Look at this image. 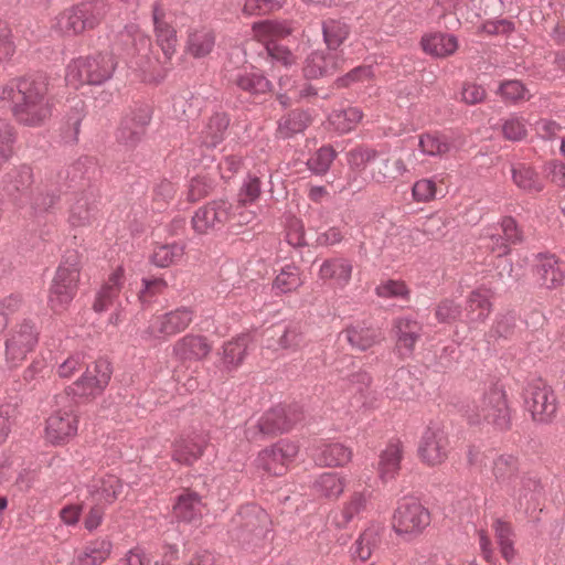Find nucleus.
<instances>
[{"label": "nucleus", "instance_id": "56", "mask_svg": "<svg viewBox=\"0 0 565 565\" xmlns=\"http://www.w3.org/2000/svg\"><path fill=\"white\" fill-rule=\"evenodd\" d=\"M14 51L12 31L7 23L0 21V64L10 60Z\"/></svg>", "mask_w": 565, "mask_h": 565}, {"label": "nucleus", "instance_id": "33", "mask_svg": "<svg viewBox=\"0 0 565 565\" xmlns=\"http://www.w3.org/2000/svg\"><path fill=\"white\" fill-rule=\"evenodd\" d=\"M111 543L106 539L90 542L78 556L82 565H100L110 554Z\"/></svg>", "mask_w": 565, "mask_h": 565}, {"label": "nucleus", "instance_id": "61", "mask_svg": "<svg viewBox=\"0 0 565 565\" xmlns=\"http://www.w3.org/2000/svg\"><path fill=\"white\" fill-rule=\"evenodd\" d=\"M486 239V246L498 256L507 255L510 252V245L507 243L503 234L498 227L494 228V232L489 233Z\"/></svg>", "mask_w": 565, "mask_h": 565}, {"label": "nucleus", "instance_id": "5", "mask_svg": "<svg viewBox=\"0 0 565 565\" xmlns=\"http://www.w3.org/2000/svg\"><path fill=\"white\" fill-rule=\"evenodd\" d=\"M254 218L250 211L235 212L234 205L226 201H214L200 207L193 218L192 224L195 232L200 234L221 228L226 223L232 226H242L248 224Z\"/></svg>", "mask_w": 565, "mask_h": 565}, {"label": "nucleus", "instance_id": "37", "mask_svg": "<svg viewBox=\"0 0 565 565\" xmlns=\"http://www.w3.org/2000/svg\"><path fill=\"white\" fill-rule=\"evenodd\" d=\"M77 7L86 30L97 26L107 12V4L103 0L83 2Z\"/></svg>", "mask_w": 565, "mask_h": 565}, {"label": "nucleus", "instance_id": "51", "mask_svg": "<svg viewBox=\"0 0 565 565\" xmlns=\"http://www.w3.org/2000/svg\"><path fill=\"white\" fill-rule=\"evenodd\" d=\"M78 279L79 267L77 260L74 259L73 262L66 260L58 266L53 281L77 289Z\"/></svg>", "mask_w": 565, "mask_h": 565}, {"label": "nucleus", "instance_id": "26", "mask_svg": "<svg viewBox=\"0 0 565 565\" xmlns=\"http://www.w3.org/2000/svg\"><path fill=\"white\" fill-rule=\"evenodd\" d=\"M230 119L225 114L213 115L203 130L201 140L207 147H216L225 137Z\"/></svg>", "mask_w": 565, "mask_h": 565}, {"label": "nucleus", "instance_id": "35", "mask_svg": "<svg viewBox=\"0 0 565 565\" xmlns=\"http://www.w3.org/2000/svg\"><path fill=\"white\" fill-rule=\"evenodd\" d=\"M493 529L502 556L508 562L512 561L515 555V551L513 547V530L511 524L502 521L501 519H497L494 521Z\"/></svg>", "mask_w": 565, "mask_h": 565}, {"label": "nucleus", "instance_id": "24", "mask_svg": "<svg viewBox=\"0 0 565 565\" xmlns=\"http://www.w3.org/2000/svg\"><path fill=\"white\" fill-rule=\"evenodd\" d=\"M215 45V34L212 30L202 28L193 30L188 38L186 51L193 57L200 58L210 54Z\"/></svg>", "mask_w": 565, "mask_h": 565}, {"label": "nucleus", "instance_id": "32", "mask_svg": "<svg viewBox=\"0 0 565 565\" xmlns=\"http://www.w3.org/2000/svg\"><path fill=\"white\" fill-rule=\"evenodd\" d=\"M302 284L300 269L295 265H287L276 276L273 288L277 294H286L297 290Z\"/></svg>", "mask_w": 565, "mask_h": 565}, {"label": "nucleus", "instance_id": "3", "mask_svg": "<svg viewBox=\"0 0 565 565\" xmlns=\"http://www.w3.org/2000/svg\"><path fill=\"white\" fill-rule=\"evenodd\" d=\"M469 425L480 429L505 430L510 427L511 416L503 392L492 390L482 395L467 411Z\"/></svg>", "mask_w": 565, "mask_h": 565}, {"label": "nucleus", "instance_id": "7", "mask_svg": "<svg viewBox=\"0 0 565 565\" xmlns=\"http://www.w3.org/2000/svg\"><path fill=\"white\" fill-rule=\"evenodd\" d=\"M39 328L32 320H23L14 324L7 333L4 341V361L8 367L20 366L39 342Z\"/></svg>", "mask_w": 565, "mask_h": 565}, {"label": "nucleus", "instance_id": "40", "mask_svg": "<svg viewBox=\"0 0 565 565\" xmlns=\"http://www.w3.org/2000/svg\"><path fill=\"white\" fill-rule=\"evenodd\" d=\"M380 544L379 532L374 527L366 529L356 540L353 546V556L359 557L361 561H366L371 557L374 548Z\"/></svg>", "mask_w": 565, "mask_h": 565}, {"label": "nucleus", "instance_id": "4", "mask_svg": "<svg viewBox=\"0 0 565 565\" xmlns=\"http://www.w3.org/2000/svg\"><path fill=\"white\" fill-rule=\"evenodd\" d=\"M54 409L45 420L44 436L53 445H61L73 438L78 430L76 402L62 393L55 396Z\"/></svg>", "mask_w": 565, "mask_h": 565}, {"label": "nucleus", "instance_id": "22", "mask_svg": "<svg viewBox=\"0 0 565 565\" xmlns=\"http://www.w3.org/2000/svg\"><path fill=\"white\" fill-rule=\"evenodd\" d=\"M423 50L436 57H446L454 54L458 49L456 36L451 34L434 33L422 39Z\"/></svg>", "mask_w": 565, "mask_h": 565}, {"label": "nucleus", "instance_id": "39", "mask_svg": "<svg viewBox=\"0 0 565 565\" xmlns=\"http://www.w3.org/2000/svg\"><path fill=\"white\" fill-rule=\"evenodd\" d=\"M94 218V211L86 198H77L72 203L68 221L73 226L82 227L90 225Z\"/></svg>", "mask_w": 565, "mask_h": 565}, {"label": "nucleus", "instance_id": "8", "mask_svg": "<svg viewBox=\"0 0 565 565\" xmlns=\"http://www.w3.org/2000/svg\"><path fill=\"white\" fill-rule=\"evenodd\" d=\"M430 512L415 499H404L394 512L392 527L399 536L413 540L430 524Z\"/></svg>", "mask_w": 565, "mask_h": 565}, {"label": "nucleus", "instance_id": "23", "mask_svg": "<svg viewBox=\"0 0 565 565\" xmlns=\"http://www.w3.org/2000/svg\"><path fill=\"white\" fill-rule=\"evenodd\" d=\"M338 66V61L334 54L316 52L308 57L303 73L308 78H317L319 76L332 74Z\"/></svg>", "mask_w": 565, "mask_h": 565}, {"label": "nucleus", "instance_id": "31", "mask_svg": "<svg viewBox=\"0 0 565 565\" xmlns=\"http://www.w3.org/2000/svg\"><path fill=\"white\" fill-rule=\"evenodd\" d=\"M55 29L66 35H76L86 31L78 7L64 10L56 17Z\"/></svg>", "mask_w": 565, "mask_h": 565}, {"label": "nucleus", "instance_id": "15", "mask_svg": "<svg viewBox=\"0 0 565 565\" xmlns=\"http://www.w3.org/2000/svg\"><path fill=\"white\" fill-rule=\"evenodd\" d=\"M212 350L205 337L188 334L179 339L173 345V354L181 361L205 359Z\"/></svg>", "mask_w": 565, "mask_h": 565}, {"label": "nucleus", "instance_id": "14", "mask_svg": "<svg viewBox=\"0 0 565 565\" xmlns=\"http://www.w3.org/2000/svg\"><path fill=\"white\" fill-rule=\"evenodd\" d=\"M149 47V38L136 25H129L121 31L115 43V50L124 57H134Z\"/></svg>", "mask_w": 565, "mask_h": 565}, {"label": "nucleus", "instance_id": "19", "mask_svg": "<svg viewBox=\"0 0 565 565\" xmlns=\"http://www.w3.org/2000/svg\"><path fill=\"white\" fill-rule=\"evenodd\" d=\"M406 172L407 166L402 158H387L374 164L371 175L379 184H392Z\"/></svg>", "mask_w": 565, "mask_h": 565}, {"label": "nucleus", "instance_id": "60", "mask_svg": "<svg viewBox=\"0 0 565 565\" xmlns=\"http://www.w3.org/2000/svg\"><path fill=\"white\" fill-rule=\"evenodd\" d=\"M461 315V310L458 305L451 300L441 301L435 311V316L439 322H451L457 320Z\"/></svg>", "mask_w": 565, "mask_h": 565}, {"label": "nucleus", "instance_id": "11", "mask_svg": "<svg viewBox=\"0 0 565 565\" xmlns=\"http://www.w3.org/2000/svg\"><path fill=\"white\" fill-rule=\"evenodd\" d=\"M526 407L534 422L550 423L555 417L557 409L553 390L546 385L533 386L526 399Z\"/></svg>", "mask_w": 565, "mask_h": 565}, {"label": "nucleus", "instance_id": "52", "mask_svg": "<svg viewBox=\"0 0 565 565\" xmlns=\"http://www.w3.org/2000/svg\"><path fill=\"white\" fill-rule=\"evenodd\" d=\"M335 158V151L330 147L320 148L309 160V168L318 174L326 173Z\"/></svg>", "mask_w": 565, "mask_h": 565}, {"label": "nucleus", "instance_id": "17", "mask_svg": "<svg viewBox=\"0 0 565 565\" xmlns=\"http://www.w3.org/2000/svg\"><path fill=\"white\" fill-rule=\"evenodd\" d=\"M250 345V338L247 334H241L223 345L221 361L225 370L234 371L244 362L247 350Z\"/></svg>", "mask_w": 565, "mask_h": 565}, {"label": "nucleus", "instance_id": "55", "mask_svg": "<svg viewBox=\"0 0 565 565\" xmlns=\"http://www.w3.org/2000/svg\"><path fill=\"white\" fill-rule=\"evenodd\" d=\"M260 194V182L257 178H250L244 185L239 194V201L234 206L236 213L245 211L243 206L254 202Z\"/></svg>", "mask_w": 565, "mask_h": 565}, {"label": "nucleus", "instance_id": "34", "mask_svg": "<svg viewBox=\"0 0 565 565\" xmlns=\"http://www.w3.org/2000/svg\"><path fill=\"white\" fill-rule=\"evenodd\" d=\"M363 117L362 111L356 107H349L343 110L333 111L329 121L339 132H349L354 129Z\"/></svg>", "mask_w": 565, "mask_h": 565}, {"label": "nucleus", "instance_id": "58", "mask_svg": "<svg viewBox=\"0 0 565 565\" xmlns=\"http://www.w3.org/2000/svg\"><path fill=\"white\" fill-rule=\"evenodd\" d=\"M143 289L139 292V299L142 303L150 302L156 295L162 294L167 288V282L161 278L143 279Z\"/></svg>", "mask_w": 565, "mask_h": 565}, {"label": "nucleus", "instance_id": "47", "mask_svg": "<svg viewBox=\"0 0 565 565\" xmlns=\"http://www.w3.org/2000/svg\"><path fill=\"white\" fill-rule=\"evenodd\" d=\"M501 132L503 137L511 141H520L527 135V128L525 120L513 114L502 119Z\"/></svg>", "mask_w": 565, "mask_h": 565}, {"label": "nucleus", "instance_id": "27", "mask_svg": "<svg viewBox=\"0 0 565 565\" xmlns=\"http://www.w3.org/2000/svg\"><path fill=\"white\" fill-rule=\"evenodd\" d=\"M365 507L366 498L364 494L355 492L341 510L335 511L332 514V523L338 529H344L354 519V516L364 511Z\"/></svg>", "mask_w": 565, "mask_h": 565}, {"label": "nucleus", "instance_id": "38", "mask_svg": "<svg viewBox=\"0 0 565 565\" xmlns=\"http://www.w3.org/2000/svg\"><path fill=\"white\" fill-rule=\"evenodd\" d=\"M512 178L514 183L522 190L527 192H540L543 190V182L537 173L530 167L518 166L512 169Z\"/></svg>", "mask_w": 565, "mask_h": 565}, {"label": "nucleus", "instance_id": "59", "mask_svg": "<svg viewBox=\"0 0 565 565\" xmlns=\"http://www.w3.org/2000/svg\"><path fill=\"white\" fill-rule=\"evenodd\" d=\"M175 192V185L168 180H163L154 188L153 200L159 207H162L174 199Z\"/></svg>", "mask_w": 565, "mask_h": 565}, {"label": "nucleus", "instance_id": "28", "mask_svg": "<svg viewBox=\"0 0 565 565\" xmlns=\"http://www.w3.org/2000/svg\"><path fill=\"white\" fill-rule=\"evenodd\" d=\"M418 147L424 154L443 157L450 151L451 143L447 136L434 131L420 135Z\"/></svg>", "mask_w": 565, "mask_h": 565}, {"label": "nucleus", "instance_id": "9", "mask_svg": "<svg viewBox=\"0 0 565 565\" xmlns=\"http://www.w3.org/2000/svg\"><path fill=\"white\" fill-rule=\"evenodd\" d=\"M193 318V311L186 307L153 315L142 332V338L147 341L167 340L184 331L191 324Z\"/></svg>", "mask_w": 565, "mask_h": 565}, {"label": "nucleus", "instance_id": "49", "mask_svg": "<svg viewBox=\"0 0 565 565\" xmlns=\"http://www.w3.org/2000/svg\"><path fill=\"white\" fill-rule=\"evenodd\" d=\"M299 454V446L289 439H281L262 452L263 459H292Z\"/></svg>", "mask_w": 565, "mask_h": 565}, {"label": "nucleus", "instance_id": "29", "mask_svg": "<svg viewBox=\"0 0 565 565\" xmlns=\"http://www.w3.org/2000/svg\"><path fill=\"white\" fill-rule=\"evenodd\" d=\"M254 36L268 45H273L276 40L282 39L291 33V30L280 22L262 21L253 25Z\"/></svg>", "mask_w": 565, "mask_h": 565}, {"label": "nucleus", "instance_id": "25", "mask_svg": "<svg viewBox=\"0 0 565 565\" xmlns=\"http://www.w3.org/2000/svg\"><path fill=\"white\" fill-rule=\"evenodd\" d=\"M200 504L201 498L199 494L194 492L181 494L173 505L174 516L180 522H193L201 515Z\"/></svg>", "mask_w": 565, "mask_h": 565}, {"label": "nucleus", "instance_id": "46", "mask_svg": "<svg viewBox=\"0 0 565 565\" xmlns=\"http://www.w3.org/2000/svg\"><path fill=\"white\" fill-rule=\"evenodd\" d=\"M498 94L504 102L512 104L527 100L531 97L526 87L516 79L502 82L498 88Z\"/></svg>", "mask_w": 565, "mask_h": 565}, {"label": "nucleus", "instance_id": "1", "mask_svg": "<svg viewBox=\"0 0 565 565\" xmlns=\"http://www.w3.org/2000/svg\"><path fill=\"white\" fill-rule=\"evenodd\" d=\"M0 99L9 104L14 119L24 126L40 127L52 114L49 84L42 77L11 79L0 90Z\"/></svg>", "mask_w": 565, "mask_h": 565}, {"label": "nucleus", "instance_id": "45", "mask_svg": "<svg viewBox=\"0 0 565 565\" xmlns=\"http://www.w3.org/2000/svg\"><path fill=\"white\" fill-rule=\"evenodd\" d=\"M317 491L327 498H338L344 490V481L332 472L322 473L315 483Z\"/></svg>", "mask_w": 565, "mask_h": 565}, {"label": "nucleus", "instance_id": "44", "mask_svg": "<svg viewBox=\"0 0 565 565\" xmlns=\"http://www.w3.org/2000/svg\"><path fill=\"white\" fill-rule=\"evenodd\" d=\"M76 290L77 289L75 288H68V286L52 281L49 296V303L51 308L56 312L63 311L73 300Z\"/></svg>", "mask_w": 565, "mask_h": 565}, {"label": "nucleus", "instance_id": "64", "mask_svg": "<svg viewBox=\"0 0 565 565\" xmlns=\"http://www.w3.org/2000/svg\"><path fill=\"white\" fill-rule=\"evenodd\" d=\"M119 565H151V557L142 547L136 546L127 552Z\"/></svg>", "mask_w": 565, "mask_h": 565}, {"label": "nucleus", "instance_id": "13", "mask_svg": "<svg viewBox=\"0 0 565 565\" xmlns=\"http://www.w3.org/2000/svg\"><path fill=\"white\" fill-rule=\"evenodd\" d=\"M493 292L484 286L471 291L466 301V323L475 327L483 323L492 311Z\"/></svg>", "mask_w": 565, "mask_h": 565}, {"label": "nucleus", "instance_id": "62", "mask_svg": "<svg viewBox=\"0 0 565 565\" xmlns=\"http://www.w3.org/2000/svg\"><path fill=\"white\" fill-rule=\"evenodd\" d=\"M460 95L463 103L475 105L486 98V89L475 83H467L462 86Z\"/></svg>", "mask_w": 565, "mask_h": 565}, {"label": "nucleus", "instance_id": "2", "mask_svg": "<svg viewBox=\"0 0 565 565\" xmlns=\"http://www.w3.org/2000/svg\"><path fill=\"white\" fill-rule=\"evenodd\" d=\"M270 533L269 514L254 503L242 505L227 524L230 540L244 548L262 546Z\"/></svg>", "mask_w": 565, "mask_h": 565}, {"label": "nucleus", "instance_id": "6", "mask_svg": "<svg viewBox=\"0 0 565 565\" xmlns=\"http://www.w3.org/2000/svg\"><path fill=\"white\" fill-rule=\"evenodd\" d=\"M116 62L111 53H97L74 60L67 67L66 81L74 87L83 84H102L115 71Z\"/></svg>", "mask_w": 565, "mask_h": 565}, {"label": "nucleus", "instance_id": "48", "mask_svg": "<svg viewBox=\"0 0 565 565\" xmlns=\"http://www.w3.org/2000/svg\"><path fill=\"white\" fill-rule=\"evenodd\" d=\"M348 34V26L340 21L328 20L323 23L324 41L331 50L338 49L347 39Z\"/></svg>", "mask_w": 565, "mask_h": 565}, {"label": "nucleus", "instance_id": "57", "mask_svg": "<svg viewBox=\"0 0 565 565\" xmlns=\"http://www.w3.org/2000/svg\"><path fill=\"white\" fill-rule=\"evenodd\" d=\"M375 157V151L367 148H356L348 153V162L352 170H363L367 162Z\"/></svg>", "mask_w": 565, "mask_h": 565}, {"label": "nucleus", "instance_id": "10", "mask_svg": "<svg viewBox=\"0 0 565 565\" xmlns=\"http://www.w3.org/2000/svg\"><path fill=\"white\" fill-rule=\"evenodd\" d=\"M111 370L106 361H98L74 382L64 393L77 397H94L100 394L110 380Z\"/></svg>", "mask_w": 565, "mask_h": 565}, {"label": "nucleus", "instance_id": "18", "mask_svg": "<svg viewBox=\"0 0 565 565\" xmlns=\"http://www.w3.org/2000/svg\"><path fill=\"white\" fill-rule=\"evenodd\" d=\"M353 267L344 258H331L324 260L319 269V278L323 281L333 280L338 287H345L352 276Z\"/></svg>", "mask_w": 565, "mask_h": 565}, {"label": "nucleus", "instance_id": "20", "mask_svg": "<svg viewBox=\"0 0 565 565\" xmlns=\"http://www.w3.org/2000/svg\"><path fill=\"white\" fill-rule=\"evenodd\" d=\"M152 19L154 24L156 38L159 46L161 47L163 54L170 58L177 50V33L173 28H171L163 20V12L158 7L153 8Z\"/></svg>", "mask_w": 565, "mask_h": 565}, {"label": "nucleus", "instance_id": "21", "mask_svg": "<svg viewBox=\"0 0 565 565\" xmlns=\"http://www.w3.org/2000/svg\"><path fill=\"white\" fill-rule=\"evenodd\" d=\"M537 276L541 285L545 288H556L564 280V267L555 256L545 255L540 259Z\"/></svg>", "mask_w": 565, "mask_h": 565}, {"label": "nucleus", "instance_id": "42", "mask_svg": "<svg viewBox=\"0 0 565 565\" xmlns=\"http://www.w3.org/2000/svg\"><path fill=\"white\" fill-rule=\"evenodd\" d=\"M33 171L29 166L14 168L7 174L6 188L8 192H22L32 184Z\"/></svg>", "mask_w": 565, "mask_h": 565}, {"label": "nucleus", "instance_id": "50", "mask_svg": "<svg viewBox=\"0 0 565 565\" xmlns=\"http://www.w3.org/2000/svg\"><path fill=\"white\" fill-rule=\"evenodd\" d=\"M311 122V117L301 110H294L279 124V129L286 136L301 132Z\"/></svg>", "mask_w": 565, "mask_h": 565}, {"label": "nucleus", "instance_id": "16", "mask_svg": "<svg viewBox=\"0 0 565 565\" xmlns=\"http://www.w3.org/2000/svg\"><path fill=\"white\" fill-rule=\"evenodd\" d=\"M393 332L396 338L397 349L411 354L420 338L422 326L415 319L399 317L393 322Z\"/></svg>", "mask_w": 565, "mask_h": 565}, {"label": "nucleus", "instance_id": "12", "mask_svg": "<svg viewBox=\"0 0 565 565\" xmlns=\"http://www.w3.org/2000/svg\"><path fill=\"white\" fill-rule=\"evenodd\" d=\"M299 419L300 415L295 408L276 406L262 416L258 427L263 434L273 435L291 429Z\"/></svg>", "mask_w": 565, "mask_h": 565}, {"label": "nucleus", "instance_id": "43", "mask_svg": "<svg viewBox=\"0 0 565 565\" xmlns=\"http://www.w3.org/2000/svg\"><path fill=\"white\" fill-rule=\"evenodd\" d=\"M375 294L385 299H399L407 301L409 299L411 290L403 280L387 279L381 281L376 286Z\"/></svg>", "mask_w": 565, "mask_h": 565}, {"label": "nucleus", "instance_id": "63", "mask_svg": "<svg viewBox=\"0 0 565 565\" xmlns=\"http://www.w3.org/2000/svg\"><path fill=\"white\" fill-rule=\"evenodd\" d=\"M118 296L119 294L102 287L93 303L94 311L98 313L107 311L115 303Z\"/></svg>", "mask_w": 565, "mask_h": 565}, {"label": "nucleus", "instance_id": "41", "mask_svg": "<svg viewBox=\"0 0 565 565\" xmlns=\"http://www.w3.org/2000/svg\"><path fill=\"white\" fill-rule=\"evenodd\" d=\"M184 255V247L181 244H169L157 246L152 254V262L159 267H169L177 264Z\"/></svg>", "mask_w": 565, "mask_h": 565}, {"label": "nucleus", "instance_id": "54", "mask_svg": "<svg viewBox=\"0 0 565 565\" xmlns=\"http://www.w3.org/2000/svg\"><path fill=\"white\" fill-rule=\"evenodd\" d=\"M437 185L433 179H420L416 181L412 189L413 198L416 202H428L436 198Z\"/></svg>", "mask_w": 565, "mask_h": 565}, {"label": "nucleus", "instance_id": "36", "mask_svg": "<svg viewBox=\"0 0 565 565\" xmlns=\"http://www.w3.org/2000/svg\"><path fill=\"white\" fill-rule=\"evenodd\" d=\"M345 337L352 347L366 350L379 341L376 330L363 326H352L345 330Z\"/></svg>", "mask_w": 565, "mask_h": 565}, {"label": "nucleus", "instance_id": "30", "mask_svg": "<svg viewBox=\"0 0 565 565\" xmlns=\"http://www.w3.org/2000/svg\"><path fill=\"white\" fill-rule=\"evenodd\" d=\"M232 81L243 90L253 94H264L270 90V82L256 71L239 72Z\"/></svg>", "mask_w": 565, "mask_h": 565}, {"label": "nucleus", "instance_id": "53", "mask_svg": "<svg viewBox=\"0 0 565 565\" xmlns=\"http://www.w3.org/2000/svg\"><path fill=\"white\" fill-rule=\"evenodd\" d=\"M13 141V127L8 121L0 119V168L11 157Z\"/></svg>", "mask_w": 565, "mask_h": 565}]
</instances>
